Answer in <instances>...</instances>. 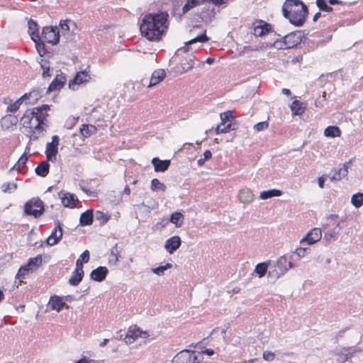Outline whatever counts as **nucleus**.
<instances>
[{"label":"nucleus","instance_id":"nucleus-56","mask_svg":"<svg viewBox=\"0 0 363 363\" xmlns=\"http://www.w3.org/2000/svg\"><path fill=\"white\" fill-rule=\"evenodd\" d=\"M118 252H114V251H111V255L109 256V262L112 264H116L118 260Z\"/></svg>","mask_w":363,"mask_h":363},{"label":"nucleus","instance_id":"nucleus-39","mask_svg":"<svg viewBox=\"0 0 363 363\" xmlns=\"http://www.w3.org/2000/svg\"><path fill=\"white\" fill-rule=\"evenodd\" d=\"M291 109L294 115L298 116L301 115L305 110L304 107L302 106V104L297 100L293 101L291 106Z\"/></svg>","mask_w":363,"mask_h":363},{"label":"nucleus","instance_id":"nucleus-4","mask_svg":"<svg viewBox=\"0 0 363 363\" xmlns=\"http://www.w3.org/2000/svg\"><path fill=\"white\" fill-rule=\"evenodd\" d=\"M301 256H303V255L297 253V251H294L291 255L287 254L281 257L276 264L270 267L268 273L269 276L272 279H277L293 267V257Z\"/></svg>","mask_w":363,"mask_h":363},{"label":"nucleus","instance_id":"nucleus-26","mask_svg":"<svg viewBox=\"0 0 363 363\" xmlns=\"http://www.w3.org/2000/svg\"><path fill=\"white\" fill-rule=\"evenodd\" d=\"M84 274L83 269L76 267L72 275L69 279V284L74 286L79 285L84 277Z\"/></svg>","mask_w":363,"mask_h":363},{"label":"nucleus","instance_id":"nucleus-47","mask_svg":"<svg viewBox=\"0 0 363 363\" xmlns=\"http://www.w3.org/2000/svg\"><path fill=\"white\" fill-rule=\"evenodd\" d=\"M208 40V38L206 36V33H203L197 37L194 38V39H191L189 40L188 42L185 43L186 45H192L194 43L200 42V43H204Z\"/></svg>","mask_w":363,"mask_h":363},{"label":"nucleus","instance_id":"nucleus-41","mask_svg":"<svg viewBox=\"0 0 363 363\" xmlns=\"http://www.w3.org/2000/svg\"><path fill=\"white\" fill-rule=\"evenodd\" d=\"M351 203L356 208L361 207L363 205V193L353 194L351 198Z\"/></svg>","mask_w":363,"mask_h":363},{"label":"nucleus","instance_id":"nucleus-46","mask_svg":"<svg viewBox=\"0 0 363 363\" xmlns=\"http://www.w3.org/2000/svg\"><path fill=\"white\" fill-rule=\"evenodd\" d=\"M23 103V100H21V97L15 101L14 102L10 104L7 108L6 111L11 113H16L20 108L21 105Z\"/></svg>","mask_w":363,"mask_h":363},{"label":"nucleus","instance_id":"nucleus-8","mask_svg":"<svg viewBox=\"0 0 363 363\" xmlns=\"http://www.w3.org/2000/svg\"><path fill=\"white\" fill-rule=\"evenodd\" d=\"M60 30L57 26H45L43 28L40 38L47 43L55 45L60 42Z\"/></svg>","mask_w":363,"mask_h":363},{"label":"nucleus","instance_id":"nucleus-1","mask_svg":"<svg viewBox=\"0 0 363 363\" xmlns=\"http://www.w3.org/2000/svg\"><path fill=\"white\" fill-rule=\"evenodd\" d=\"M50 106L45 104L26 110L21 118V125L26 129L30 140H37L43 135L48 127V112Z\"/></svg>","mask_w":363,"mask_h":363},{"label":"nucleus","instance_id":"nucleus-17","mask_svg":"<svg viewBox=\"0 0 363 363\" xmlns=\"http://www.w3.org/2000/svg\"><path fill=\"white\" fill-rule=\"evenodd\" d=\"M238 199L240 202L249 204L254 201L255 195L250 189L242 188L238 192Z\"/></svg>","mask_w":363,"mask_h":363},{"label":"nucleus","instance_id":"nucleus-48","mask_svg":"<svg viewBox=\"0 0 363 363\" xmlns=\"http://www.w3.org/2000/svg\"><path fill=\"white\" fill-rule=\"evenodd\" d=\"M316 5L323 11L331 12L333 11V8L327 4L326 0H316Z\"/></svg>","mask_w":363,"mask_h":363},{"label":"nucleus","instance_id":"nucleus-60","mask_svg":"<svg viewBox=\"0 0 363 363\" xmlns=\"http://www.w3.org/2000/svg\"><path fill=\"white\" fill-rule=\"evenodd\" d=\"M74 363H96V361L94 359H89L86 357H84L80 359L77 360Z\"/></svg>","mask_w":363,"mask_h":363},{"label":"nucleus","instance_id":"nucleus-13","mask_svg":"<svg viewBox=\"0 0 363 363\" xmlns=\"http://www.w3.org/2000/svg\"><path fill=\"white\" fill-rule=\"evenodd\" d=\"M58 197L61 200L62 205L67 208H74L79 202L78 198L74 194L60 191L58 193Z\"/></svg>","mask_w":363,"mask_h":363},{"label":"nucleus","instance_id":"nucleus-19","mask_svg":"<svg viewBox=\"0 0 363 363\" xmlns=\"http://www.w3.org/2000/svg\"><path fill=\"white\" fill-rule=\"evenodd\" d=\"M62 236V230L60 224L55 228L52 234L48 238L46 243L48 246H53L57 244Z\"/></svg>","mask_w":363,"mask_h":363},{"label":"nucleus","instance_id":"nucleus-57","mask_svg":"<svg viewBox=\"0 0 363 363\" xmlns=\"http://www.w3.org/2000/svg\"><path fill=\"white\" fill-rule=\"evenodd\" d=\"M327 177H328V175H327V174H324V175H322L321 177H318V186L320 189L324 188L325 182Z\"/></svg>","mask_w":363,"mask_h":363},{"label":"nucleus","instance_id":"nucleus-15","mask_svg":"<svg viewBox=\"0 0 363 363\" xmlns=\"http://www.w3.org/2000/svg\"><path fill=\"white\" fill-rule=\"evenodd\" d=\"M272 30L270 24L263 21H257L253 23L254 35L262 37L268 34Z\"/></svg>","mask_w":363,"mask_h":363},{"label":"nucleus","instance_id":"nucleus-42","mask_svg":"<svg viewBox=\"0 0 363 363\" xmlns=\"http://www.w3.org/2000/svg\"><path fill=\"white\" fill-rule=\"evenodd\" d=\"M231 126V123H220L216 129V133L220 134L228 133L231 129H233Z\"/></svg>","mask_w":363,"mask_h":363},{"label":"nucleus","instance_id":"nucleus-49","mask_svg":"<svg viewBox=\"0 0 363 363\" xmlns=\"http://www.w3.org/2000/svg\"><path fill=\"white\" fill-rule=\"evenodd\" d=\"M172 267V264L167 263L165 265H162V266L154 268L152 270L155 274H156L159 276H161V275L164 274L165 270H167L168 269H171Z\"/></svg>","mask_w":363,"mask_h":363},{"label":"nucleus","instance_id":"nucleus-25","mask_svg":"<svg viewBox=\"0 0 363 363\" xmlns=\"http://www.w3.org/2000/svg\"><path fill=\"white\" fill-rule=\"evenodd\" d=\"M152 164L154 166L155 172H163L169 168L170 165V160H161L157 157H155L152 160Z\"/></svg>","mask_w":363,"mask_h":363},{"label":"nucleus","instance_id":"nucleus-34","mask_svg":"<svg viewBox=\"0 0 363 363\" xmlns=\"http://www.w3.org/2000/svg\"><path fill=\"white\" fill-rule=\"evenodd\" d=\"M324 135L327 138H336L341 135V130L337 126H328L324 130Z\"/></svg>","mask_w":363,"mask_h":363},{"label":"nucleus","instance_id":"nucleus-59","mask_svg":"<svg viewBox=\"0 0 363 363\" xmlns=\"http://www.w3.org/2000/svg\"><path fill=\"white\" fill-rule=\"evenodd\" d=\"M28 160V157L26 154L23 155L18 160L17 164L18 166V168H20L21 166H23Z\"/></svg>","mask_w":363,"mask_h":363},{"label":"nucleus","instance_id":"nucleus-62","mask_svg":"<svg viewBox=\"0 0 363 363\" xmlns=\"http://www.w3.org/2000/svg\"><path fill=\"white\" fill-rule=\"evenodd\" d=\"M202 354H205L208 356H212L213 354H214V350L212 349H206L202 351Z\"/></svg>","mask_w":363,"mask_h":363},{"label":"nucleus","instance_id":"nucleus-37","mask_svg":"<svg viewBox=\"0 0 363 363\" xmlns=\"http://www.w3.org/2000/svg\"><path fill=\"white\" fill-rule=\"evenodd\" d=\"M170 221L177 227H180L184 221V216L180 212H174L171 216Z\"/></svg>","mask_w":363,"mask_h":363},{"label":"nucleus","instance_id":"nucleus-63","mask_svg":"<svg viewBox=\"0 0 363 363\" xmlns=\"http://www.w3.org/2000/svg\"><path fill=\"white\" fill-rule=\"evenodd\" d=\"M328 1L330 5L343 4V2L340 0H328Z\"/></svg>","mask_w":363,"mask_h":363},{"label":"nucleus","instance_id":"nucleus-51","mask_svg":"<svg viewBox=\"0 0 363 363\" xmlns=\"http://www.w3.org/2000/svg\"><path fill=\"white\" fill-rule=\"evenodd\" d=\"M211 157H212L211 152L210 150H206L203 153V157L198 160V161H197L198 165L199 167L203 166L204 162L206 160H210L211 158Z\"/></svg>","mask_w":363,"mask_h":363},{"label":"nucleus","instance_id":"nucleus-35","mask_svg":"<svg viewBox=\"0 0 363 363\" xmlns=\"http://www.w3.org/2000/svg\"><path fill=\"white\" fill-rule=\"evenodd\" d=\"M50 165L48 162L43 161L40 162L35 168V172L40 177H45L49 172Z\"/></svg>","mask_w":363,"mask_h":363},{"label":"nucleus","instance_id":"nucleus-36","mask_svg":"<svg viewBox=\"0 0 363 363\" xmlns=\"http://www.w3.org/2000/svg\"><path fill=\"white\" fill-rule=\"evenodd\" d=\"M39 63L42 69L43 70L42 74L43 77H50L51 76L50 62L41 58Z\"/></svg>","mask_w":363,"mask_h":363},{"label":"nucleus","instance_id":"nucleus-64","mask_svg":"<svg viewBox=\"0 0 363 363\" xmlns=\"http://www.w3.org/2000/svg\"><path fill=\"white\" fill-rule=\"evenodd\" d=\"M108 339H104V340L100 343V347H105L107 343L108 342Z\"/></svg>","mask_w":363,"mask_h":363},{"label":"nucleus","instance_id":"nucleus-30","mask_svg":"<svg viewBox=\"0 0 363 363\" xmlns=\"http://www.w3.org/2000/svg\"><path fill=\"white\" fill-rule=\"evenodd\" d=\"M96 131V127L90 124H83L80 128V133L84 138H89L95 134Z\"/></svg>","mask_w":363,"mask_h":363},{"label":"nucleus","instance_id":"nucleus-20","mask_svg":"<svg viewBox=\"0 0 363 363\" xmlns=\"http://www.w3.org/2000/svg\"><path fill=\"white\" fill-rule=\"evenodd\" d=\"M66 77L62 73L57 74L52 83L50 84L48 92H52L54 91L60 90L63 87L66 82Z\"/></svg>","mask_w":363,"mask_h":363},{"label":"nucleus","instance_id":"nucleus-31","mask_svg":"<svg viewBox=\"0 0 363 363\" xmlns=\"http://www.w3.org/2000/svg\"><path fill=\"white\" fill-rule=\"evenodd\" d=\"M32 272H33L28 269L26 264L21 266L16 275V279L18 281V286L21 284L23 282V279L26 278V277Z\"/></svg>","mask_w":363,"mask_h":363},{"label":"nucleus","instance_id":"nucleus-6","mask_svg":"<svg viewBox=\"0 0 363 363\" xmlns=\"http://www.w3.org/2000/svg\"><path fill=\"white\" fill-rule=\"evenodd\" d=\"M301 41V35L299 32L291 33L284 38V41H275L273 44H267V47H274L278 49L291 48L298 45Z\"/></svg>","mask_w":363,"mask_h":363},{"label":"nucleus","instance_id":"nucleus-40","mask_svg":"<svg viewBox=\"0 0 363 363\" xmlns=\"http://www.w3.org/2000/svg\"><path fill=\"white\" fill-rule=\"evenodd\" d=\"M18 188V184L16 182H6L4 183L1 186V189L4 193L11 194L13 191H15Z\"/></svg>","mask_w":363,"mask_h":363},{"label":"nucleus","instance_id":"nucleus-22","mask_svg":"<svg viewBox=\"0 0 363 363\" xmlns=\"http://www.w3.org/2000/svg\"><path fill=\"white\" fill-rule=\"evenodd\" d=\"M40 96L41 95L38 91L32 90L28 93L24 94L21 96V100H23V103L26 104L33 105L38 101Z\"/></svg>","mask_w":363,"mask_h":363},{"label":"nucleus","instance_id":"nucleus-10","mask_svg":"<svg viewBox=\"0 0 363 363\" xmlns=\"http://www.w3.org/2000/svg\"><path fill=\"white\" fill-rule=\"evenodd\" d=\"M337 218V215L330 214L326 217L327 222L325 223H323L322 225L323 229H325L330 224H332V225L335 226V228H334L332 230L325 234L324 238L327 241L334 240L337 236L338 231L337 230V228L338 227V224L336 223Z\"/></svg>","mask_w":363,"mask_h":363},{"label":"nucleus","instance_id":"nucleus-38","mask_svg":"<svg viewBox=\"0 0 363 363\" xmlns=\"http://www.w3.org/2000/svg\"><path fill=\"white\" fill-rule=\"evenodd\" d=\"M35 43V48L37 52L40 55L41 57H43L47 52L45 49V41L43 40L40 38H39V40H33Z\"/></svg>","mask_w":363,"mask_h":363},{"label":"nucleus","instance_id":"nucleus-24","mask_svg":"<svg viewBox=\"0 0 363 363\" xmlns=\"http://www.w3.org/2000/svg\"><path fill=\"white\" fill-rule=\"evenodd\" d=\"M65 306V303L63 301L62 298L58 296H52L50 297L48 306L53 311L60 312L62 311Z\"/></svg>","mask_w":363,"mask_h":363},{"label":"nucleus","instance_id":"nucleus-3","mask_svg":"<svg viewBox=\"0 0 363 363\" xmlns=\"http://www.w3.org/2000/svg\"><path fill=\"white\" fill-rule=\"evenodd\" d=\"M284 16L296 26H302L307 14L306 6L299 0H286L282 6Z\"/></svg>","mask_w":363,"mask_h":363},{"label":"nucleus","instance_id":"nucleus-61","mask_svg":"<svg viewBox=\"0 0 363 363\" xmlns=\"http://www.w3.org/2000/svg\"><path fill=\"white\" fill-rule=\"evenodd\" d=\"M349 354L350 353H347L346 354H344V356H341L340 355V358L337 359V361L339 362V363H343L345 362L346 360H347L349 359Z\"/></svg>","mask_w":363,"mask_h":363},{"label":"nucleus","instance_id":"nucleus-23","mask_svg":"<svg viewBox=\"0 0 363 363\" xmlns=\"http://www.w3.org/2000/svg\"><path fill=\"white\" fill-rule=\"evenodd\" d=\"M18 121V118L16 116L8 114L1 119V126L4 130H9L17 124Z\"/></svg>","mask_w":363,"mask_h":363},{"label":"nucleus","instance_id":"nucleus-53","mask_svg":"<svg viewBox=\"0 0 363 363\" xmlns=\"http://www.w3.org/2000/svg\"><path fill=\"white\" fill-rule=\"evenodd\" d=\"M69 22L67 20L60 21V27L62 35H65L69 30Z\"/></svg>","mask_w":363,"mask_h":363},{"label":"nucleus","instance_id":"nucleus-5","mask_svg":"<svg viewBox=\"0 0 363 363\" xmlns=\"http://www.w3.org/2000/svg\"><path fill=\"white\" fill-rule=\"evenodd\" d=\"M23 211L28 216H32L35 218H39L45 211L44 202L38 197L32 198L26 202Z\"/></svg>","mask_w":363,"mask_h":363},{"label":"nucleus","instance_id":"nucleus-21","mask_svg":"<svg viewBox=\"0 0 363 363\" xmlns=\"http://www.w3.org/2000/svg\"><path fill=\"white\" fill-rule=\"evenodd\" d=\"M108 273V270L106 267H99L91 272L90 277L91 279L101 282L106 279Z\"/></svg>","mask_w":363,"mask_h":363},{"label":"nucleus","instance_id":"nucleus-18","mask_svg":"<svg viewBox=\"0 0 363 363\" xmlns=\"http://www.w3.org/2000/svg\"><path fill=\"white\" fill-rule=\"evenodd\" d=\"M166 77V72L163 69H158L155 70L150 79V83L147 85L148 88H151L159 84L164 80Z\"/></svg>","mask_w":363,"mask_h":363},{"label":"nucleus","instance_id":"nucleus-44","mask_svg":"<svg viewBox=\"0 0 363 363\" xmlns=\"http://www.w3.org/2000/svg\"><path fill=\"white\" fill-rule=\"evenodd\" d=\"M89 260V251H84L77 260L76 267L83 269V264L87 263Z\"/></svg>","mask_w":363,"mask_h":363},{"label":"nucleus","instance_id":"nucleus-52","mask_svg":"<svg viewBox=\"0 0 363 363\" xmlns=\"http://www.w3.org/2000/svg\"><path fill=\"white\" fill-rule=\"evenodd\" d=\"M268 127H269L268 123L267 121H262V122H259V123L255 124L254 126V129L256 131L259 132V131H262V130L267 129Z\"/></svg>","mask_w":363,"mask_h":363},{"label":"nucleus","instance_id":"nucleus-33","mask_svg":"<svg viewBox=\"0 0 363 363\" xmlns=\"http://www.w3.org/2000/svg\"><path fill=\"white\" fill-rule=\"evenodd\" d=\"M93 222V211L87 210L80 216V224L82 226L89 225Z\"/></svg>","mask_w":363,"mask_h":363},{"label":"nucleus","instance_id":"nucleus-9","mask_svg":"<svg viewBox=\"0 0 363 363\" xmlns=\"http://www.w3.org/2000/svg\"><path fill=\"white\" fill-rule=\"evenodd\" d=\"M149 337V334L147 331L140 330L137 326H130L128 328L127 334L125 337V341L127 344H132L136 340L139 338L146 339Z\"/></svg>","mask_w":363,"mask_h":363},{"label":"nucleus","instance_id":"nucleus-43","mask_svg":"<svg viewBox=\"0 0 363 363\" xmlns=\"http://www.w3.org/2000/svg\"><path fill=\"white\" fill-rule=\"evenodd\" d=\"M268 268V264L266 262H262L258 264L255 269V272L258 275L259 277H262L267 273Z\"/></svg>","mask_w":363,"mask_h":363},{"label":"nucleus","instance_id":"nucleus-58","mask_svg":"<svg viewBox=\"0 0 363 363\" xmlns=\"http://www.w3.org/2000/svg\"><path fill=\"white\" fill-rule=\"evenodd\" d=\"M194 7H195L194 3L192 1L190 2V0H187L186 3L183 6V9H182L183 12L186 13Z\"/></svg>","mask_w":363,"mask_h":363},{"label":"nucleus","instance_id":"nucleus-2","mask_svg":"<svg viewBox=\"0 0 363 363\" xmlns=\"http://www.w3.org/2000/svg\"><path fill=\"white\" fill-rule=\"evenodd\" d=\"M167 16L164 13L145 16L140 26L142 35L149 40H160L167 29Z\"/></svg>","mask_w":363,"mask_h":363},{"label":"nucleus","instance_id":"nucleus-11","mask_svg":"<svg viewBox=\"0 0 363 363\" xmlns=\"http://www.w3.org/2000/svg\"><path fill=\"white\" fill-rule=\"evenodd\" d=\"M322 238V230L319 228L311 229L301 240L303 246L311 245L318 242Z\"/></svg>","mask_w":363,"mask_h":363},{"label":"nucleus","instance_id":"nucleus-50","mask_svg":"<svg viewBox=\"0 0 363 363\" xmlns=\"http://www.w3.org/2000/svg\"><path fill=\"white\" fill-rule=\"evenodd\" d=\"M220 123H230V120L233 118V112L228 111L220 114Z\"/></svg>","mask_w":363,"mask_h":363},{"label":"nucleus","instance_id":"nucleus-55","mask_svg":"<svg viewBox=\"0 0 363 363\" xmlns=\"http://www.w3.org/2000/svg\"><path fill=\"white\" fill-rule=\"evenodd\" d=\"M262 355L264 359L268 362L273 361L275 358V354L271 351H264Z\"/></svg>","mask_w":363,"mask_h":363},{"label":"nucleus","instance_id":"nucleus-14","mask_svg":"<svg viewBox=\"0 0 363 363\" xmlns=\"http://www.w3.org/2000/svg\"><path fill=\"white\" fill-rule=\"evenodd\" d=\"M91 80L92 77L90 73V70L85 69L84 71L79 72L76 74L74 79L69 82V86H72V89H74V86L75 84H84L87 82H89Z\"/></svg>","mask_w":363,"mask_h":363},{"label":"nucleus","instance_id":"nucleus-16","mask_svg":"<svg viewBox=\"0 0 363 363\" xmlns=\"http://www.w3.org/2000/svg\"><path fill=\"white\" fill-rule=\"evenodd\" d=\"M347 173L348 164L347 163H345L342 167L332 169L328 174V177L331 182H334L340 181L342 179L345 178L347 175Z\"/></svg>","mask_w":363,"mask_h":363},{"label":"nucleus","instance_id":"nucleus-27","mask_svg":"<svg viewBox=\"0 0 363 363\" xmlns=\"http://www.w3.org/2000/svg\"><path fill=\"white\" fill-rule=\"evenodd\" d=\"M28 34L32 40H39L40 35L38 32V24L35 21L30 20L28 23Z\"/></svg>","mask_w":363,"mask_h":363},{"label":"nucleus","instance_id":"nucleus-28","mask_svg":"<svg viewBox=\"0 0 363 363\" xmlns=\"http://www.w3.org/2000/svg\"><path fill=\"white\" fill-rule=\"evenodd\" d=\"M43 258L40 255L35 257L30 258L26 264L32 272L36 271L42 264Z\"/></svg>","mask_w":363,"mask_h":363},{"label":"nucleus","instance_id":"nucleus-32","mask_svg":"<svg viewBox=\"0 0 363 363\" xmlns=\"http://www.w3.org/2000/svg\"><path fill=\"white\" fill-rule=\"evenodd\" d=\"M181 239L179 236H173L166 241L164 247L166 250H177L180 247Z\"/></svg>","mask_w":363,"mask_h":363},{"label":"nucleus","instance_id":"nucleus-45","mask_svg":"<svg viewBox=\"0 0 363 363\" xmlns=\"http://www.w3.org/2000/svg\"><path fill=\"white\" fill-rule=\"evenodd\" d=\"M151 190L153 191H164L166 190V186L160 182V181L157 179H153L151 182Z\"/></svg>","mask_w":363,"mask_h":363},{"label":"nucleus","instance_id":"nucleus-12","mask_svg":"<svg viewBox=\"0 0 363 363\" xmlns=\"http://www.w3.org/2000/svg\"><path fill=\"white\" fill-rule=\"evenodd\" d=\"M59 144L60 139L57 135H53L52 137V141L47 143L45 153L48 160L51 162H55L56 160Z\"/></svg>","mask_w":363,"mask_h":363},{"label":"nucleus","instance_id":"nucleus-7","mask_svg":"<svg viewBox=\"0 0 363 363\" xmlns=\"http://www.w3.org/2000/svg\"><path fill=\"white\" fill-rule=\"evenodd\" d=\"M202 360L201 355L195 351L182 350L173 358V363H199Z\"/></svg>","mask_w":363,"mask_h":363},{"label":"nucleus","instance_id":"nucleus-29","mask_svg":"<svg viewBox=\"0 0 363 363\" xmlns=\"http://www.w3.org/2000/svg\"><path fill=\"white\" fill-rule=\"evenodd\" d=\"M282 191L279 189H270L267 191H261L259 194V199L266 200L273 197H279L282 195Z\"/></svg>","mask_w":363,"mask_h":363},{"label":"nucleus","instance_id":"nucleus-54","mask_svg":"<svg viewBox=\"0 0 363 363\" xmlns=\"http://www.w3.org/2000/svg\"><path fill=\"white\" fill-rule=\"evenodd\" d=\"M96 220H101V222L102 223H106L108 220L109 216H108L107 215L104 214L101 211H97L96 213Z\"/></svg>","mask_w":363,"mask_h":363}]
</instances>
